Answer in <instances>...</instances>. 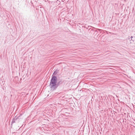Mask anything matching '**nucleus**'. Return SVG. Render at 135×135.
I'll return each instance as SVG.
<instances>
[{"instance_id":"nucleus-2","label":"nucleus","mask_w":135,"mask_h":135,"mask_svg":"<svg viewBox=\"0 0 135 135\" xmlns=\"http://www.w3.org/2000/svg\"><path fill=\"white\" fill-rule=\"evenodd\" d=\"M20 117V116L17 117V116L15 117V118H13L12 121V123H15L16 122L15 121L17 120V119H18Z\"/></svg>"},{"instance_id":"nucleus-4","label":"nucleus","mask_w":135,"mask_h":135,"mask_svg":"<svg viewBox=\"0 0 135 135\" xmlns=\"http://www.w3.org/2000/svg\"><path fill=\"white\" fill-rule=\"evenodd\" d=\"M133 38V36H131V40H132L133 41H134V39H132V38Z\"/></svg>"},{"instance_id":"nucleus-3","label":"nucleus","mask_w":135,"mask_h":135,"mask_svg":"<svg viewBox=\"0 0 135 135\" xmlns=\"http://www.w3.org/2000/svg\"><path fill=\"white\" fill-rule=\"evenodd\" d=\"M58 71L57 70H56L54 72L53 74V75L52 76H53V75H55L57 73Z\"/></svg>"},{"instance_id":"nucleus-1","label":"nucleus","mask_w":135,"mask_h":135,"mask_svg":"<svg viewBox=\"0 0 135 135\" xmlns=\"http://www.w3.org/2000/svg\"><path fill=\"white\" fill-rule=\"evenodd\" d=\"M57 78L56 76H52L49 85L51 90H55L59 85L63 83L64 81L60 80L57 82Z\"/></svg>"},{"instance_id":"nucleus-5","label":"nucleus","mask_w":135,"mask_h":135,"mask_svg":"<svg viewBox=\"0 0 135 135\" xmlns=\"http://www.w3.org/2000/svg\"><path fill=\"white\" fill-rule=\"evenodd\" d=\"M12 96V95H11V96Z\"/></svg>"}]
</instances>
